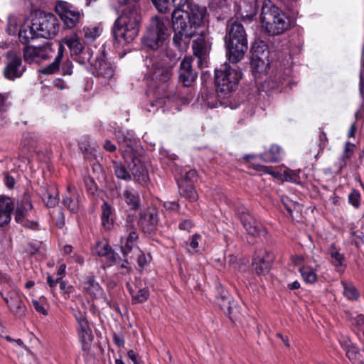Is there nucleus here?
<instances>
[{
	"label": "nucleus",
	"mask_w": 364,
	"mask_h": 364,
	"mask_svg": "<svg viewBox=\"0 0 364 364\" xmlns=\"http://www.w3.org/2000/svg\"><path fill=\"white\" fill-rule=\"evenodd\" d=\"M346 353L347 357L349 358L350 360L353 363H355L358 360V350L355 346H352L351 347L348 345L346 346Z\"/></svg>",
	"instance_id": "obj_54"
},
{
	"label": "nucleus",
	"mask_w": 364,
	"mask_h": 364,
	"mask_svg": "<svg viewBox=\"0 0 364 364\" xmlns=\"http://www.w3.org/2000/svg\"><path fill=\"white\" fill-rule=\"evenodd\" d=\"M226 55L232 63L240 62L247 50V40L243 25L238 21H230L225 37Z\"/></svg>",
	"instance_id": "obj_3"
},
{
	"label": "nucleus",
	"mask_w": 364,
	"mask_h": 364,
	"mask_svg": "<svg viewBox=\"0 0 364 364\" xmlns=\"http://www.w3.org/2000/svg\"><path fill=\"white\" fill-rule=\"evenodd\" d=\"M11 214L9 212L0 210V227L7 225L11 220Z\"/></svg>",
	"instance_id": "obj_63"
},
{
	"label": "nucleus",
	"mask_w": 364,
	"mask_h": 364,
	"mask_svg": "<svg viewBox=\"0 0 364 364\" xmlns=\"http://www.w3.org/2000/svg\"><path fill=\"white\" fill-rule=\"evenodd\" d=\"M201 239V236L198 234H195L191 236L189 239V242L187 245L193 250H196L198 247L199 240Z\"/></svg>",
	"instance_id": "obj_60"
},
{
	"label": "nucleus",
	"mask_w": 364,
	"mask_h": 364,
	"mask_svg": "<svg viewBox=\"0 0 364 364\" xmlns=\"http://www.w3.org/2000/svg\"><path fill=\"white\" fill-rule=\"evenodd\" d=\"M55 12L60 17L64 26L70 29L76 27L84 16L82 11H79L71 4L63 1L56 4Z\"/></svg>",
	"instance_id": "obj_11"
},
{
	"label": "nucleus",
	"mask_w": 364,
	"mask_h": 364,
	"mask_svg": "<svg viewBox=\"0 0 364 364\" xmlns=\"http://www.w3.org/2000/svg\"><path fill=\"white\" fill-rule=\"evenodd\" d=\"M124 229L127 235L120 237V249L124 259L121 258L120 264H117L122 269H125L127 272H129L130 269L129 259L132 258V257H129V254L132 252L139 239L136 224L133 218L130 217L127 218Z\"/></svg>",
	"instance_id": "obj_7"
},
{
	"label": "nucleus",
	"mask_w": 364,
	"mask_h": 364,
	"mask_svg": "<svg viewBox=\"0 0 364 364\" xmlns=\"http://www.w3.org/2000/svg\"><path fill=\"white\" fill-rule=\"evenodd\" d=\"M77 333L82 345V350L88 353L90 350L91 343L93 340L92 330L90 328L83 330V331H79Z\"/></svg>",
	"instance_id": "obj_33"
},
{
	"label": "nucleus",
	"mask_w": 364,
	"mask_h": 364,
	"mask_svg": "<svg viewBox=\"0 0 364 364\" xmlns=\"http://www.w3.org/2000/svg\"><path fill=\"white\" fill-rule=\"evenodd\" d=\"M121 14L114 21L112 33L119 43H129L139 34L141 21L139 0H119Z\"/></svg>",
	"instance_id": "obj_2"
},
{
	"label": "nucleus",
	"mask_w": 364,
	"mask_h": 364,
	"mask_svg": "<svg viewBox=\"0 0 364 364\" xmlns=\"http://www.w3.org/2000/svg\"><path fill=\"white\" fill-rule=\"evenodd\" d=\"M113 168L114 173L118 178L124 181H131L132 179V175L127 171L126 166L119 162H114Z\"/></svg>",
	"instance_id": "obj_40"
},
{
	"label": "nucleus",
	"mask_w": 364,
	"mask_h": 364,
	"mask_svg": "<svg viewBox=\"0 0 364 364\" xmlns=\"http://www.w3.org/2000/svg\"><path fill=\"white\" fill-rule=\"evenodd\" d=\"M42 199L48 208H51L55 207L59 202L57 189L53 188L51 190L47 191L43 193Z\"/></svg>",
	"instance_id": "obj_34"
},
{
	"label": "nucleus",
	"mask_w": 364,
	"mask_h": 364,
	"mask_svg": "<svg viewBox=\"0 0 364 364\" xmlns=\"http://www.w3.org/2000/svg\"><path fill=\"white\" fill-rule=\"evenodd\" d=\"M132 251H134V255L136 257V262L139 267L141 269H143L147 264V259L145 254L139 250V248L136 246V244L135 245Z\"/></svg>",
	"instance_id": "obj_50"
},
{
	"label": "nucleus",
	"mask_w": 364,
	"mask_h": 364,
	"mask_svg": "<svg viewBox=\"0 0 364 364\" xmlns=\"http://www.w3.org/2000/svg\"><path fill=\"white\" fill-rule=\"evenodd\" d=\"M33 21L34 28L41 38H53L58 33L59 21L53 14L41 13Z\"/></svg>",
	"instance_id": "obj_10"
},
{
	"label": "nucleus",
	"mask_w": 364,
	"mask_h": 364,
	"mask_svg": "<svg viewBox=\"0 0 364 364\" xmlns=\"http://www.w3.org/2000/svg\"><path fill=\"white\" fill-rule=\"evenodd\" d=\"M281 201L287 210L288 213L291 215L293 210L296 209L297 204L285 196H282L281 197Z\"/></svg>",
	"instance_id": "obj_53"
},
{
	"label": "nucleus",
	"mask_w": 364,
	"mask_h": 364,
	"mask_svg": "<svg viewBox=\"0 0 364 364\" xmlns=\"http://www.w3.org/2000/svg\"><path fill=\"white\" fill-rule=\"evenodd\" d=\"M193 53L197 57L202 58L205 57L208 52V48L205 41L202 38H198L193 42Z\"/></svg>",
	"instance_id": "obj_39"
},
{
	"label": "nucleus",
	"mask_w": 364,
	"mask_h": 364,
	"mask_svg": "<svg viewBox=\"0 0 364 364\" xmlns=\"http://www.w3.org/2000/svg\"><path fill=\"white\" fill-rule=\"evenodd\" d=\"M93 54V51L90 48H85L82 50V52H80L77 56H76V61H77L80 64H85L87 63H90V64L92 63L91 62V58Z\"/></svg>",
	"instance_id": "obj_44"
},
{
	"label": "nucleus",
	"mask_w": 364,
	"mask_h": 364,
	"mask_svg": "<svg viewBox=\"0 0 364 364\" xmlns=\"http://www.w3.org/2000/svg\"><path fill=\"white\" fill-rule=\"evenodd\" d=\"M85 287L90 293L95 295L100 294L102 291L100 286L92 277L87 278V281L85 282Z\"/></svg>",
	"instance_id": "obj_45"
},
{
	"label": "nucleus",
	"mask_w": 364,
	"mask_h": 364,
	"mask_svg": "<svg viewBox=\"0 0 364 364\" xmlns=\"http://www.w3.org/2000/svg\"><path fill=\"white\" fill-rule=\"evenodd\" d=\"M273 262V256L264 249H259L253 257L252 267L258 275L265 274L270 270Z\"/></svg>",
	"instance_id": "obj_17"
},
{
	"label": "nucleus",
	"mask_w": 364,
	"mask_h": 364,
	"mask_svg": "<svg viewBox=\"0 0 364 364\" xmlns=\"http://www.w3.org/2000/svg\"><path fill=\"white\" fill-rule=\"evenodd\" d=\"M241 223L246 232L254 237L260 235L262 225L245 209L238 211Z\"/></svg>",
	"instance_id": "obj_20"
},
{
	"label": "nucleus",
	"mask_w": 364,
	"mask_h": 364,
	"mask_svg": "<svg viewBox=\"0 0 364 364\" xmlns=\"http://www.w3.org/2000/svg\"><path fill=\"white\" fill-rule=\"evenodd\" d=\"M140 281L134 284L127 283V287L129 289V293L132 295V301L134 303H144L148 300L149 296V289L146 287L140 288Z\"/></svg>",
	"instance_id": "obj_23"
},
{
	"label": "nucleus",
	"mask_w": 364,
	"mask_h": 364,
	"mask_svg": "<svg viewBox=\"0 0 364 364\" xmlns=\"http://www.w3.org/2000/svg\"><path fill=\"white\" fill-rule=\"evenodd\" d=\"M159 218V210L154 207H150L141 211L139 223L145 232L151 233L156 230Z\"/></svg>",
	"instance_id": "obj_18"
},
{
	"label": "nucleus",
	"mask_w": 364,
	"mask_h": 364,
	"mask_svg": "<svg viewBox=\"0 0 364 364\" xmlns=\"http://www.w3.org/2000/svg\"><path fill=\"white\" fill-rule=\"evenodd\" d=\"M178 186L181 196L189 199L191 201L197 200L198 195L192 184H187L186 186H183L181 183H178Z\"/></svg>",
	"instance_id": "obj_41"
},
{
	"label": "nucleus",
	"mask_w": 364,
	"mask_h": 364,
	"mask_svg": "<svg viewBox=\"0 0 364 364\" xmlns=\"http://www.w3.org/2000/svg\"><path fill=\"white\" fill-rule=\"evenodd\" d=\"M54 53L53 44L46 42L38 46H26L23 49V58L28 63H40L50 58Z\"/></svg>",
	"instance_id": "obj_12"
},
{
	"label": "nucleus",
	"mask_w": 364,
	"mask_h": 364,
	"mask_svg": "<svg viewBox=\"0 0 364 364\" xmlns=\"http://www.w3.org/2000/svg\"><path fill=\"white\" fill-rule=\"evenodd\" d=\"M265 83L270 90H279L283 85L288 84L289 81L282 74H276L265 81Z\"/></svg>",
	"instance_id": "obj_36"
},
{
	"label": "nucleus",
	"mask_w": 364,
	"mask_h": 364,
	"mask_svg": "<svg viewBox=\"0 0 364 364\" xmlns=\"http://www.w3.org/2000/svg\"><path fill=\"white\" fill-rule=\"evenodd\" d=\"M331 257V262L335 268V270L342 274L346 267V258L343 254L341 253L338 250L332 245L328 250Z\"/></svg>",
	"instance_id": "obj_26"
},
{
	"label": "nucleus",
	"mask_w": 364,
	"mask_h": 364,
	"mask_svg": "<svg viewBox=\"0 0 364 364\" xmlns=\"http://www.w3.org/2000/svg\"><path fill=\"white\" fill-rule=\"evenodd\" d=\"M106 257L108 259V261L111 262L110 265L112 264H120L121 257L117 253L114 252L112 250L109 251V254Z\"/></svg>",
	"instance_id": "obj_62"
},
{
	"label": "nucleus",
	"mask_w": 364,
	"mask_h": 364,
	"mask_svg": "<svg viewBox=\"0 0 364 364\" xmlns=\"http://www.w3.org/2000/svg\"><path fill=\"white\" fill-rule=\"evenodd\" d=\"M217 302L223 312L230 317L232 314V304L234 303L229 294L221 289L220 294L217 296Z\"/></svg>",
	"instance_id": "obj_30"
},
{
	"label": "nucleus",
	"mask_w": 364,
	"mask_h": 364,
	"mask_svg": "<svg viewBox=\"0 0 364 364\" xmlns=\"http://www.w3.org/2000/svg\"><path fill=\"white\" fill-rule=\"evenodd\" d=\"M269 51L263 41L255 42L252 47L251 68L255 78L257 75L267 73L269 65Z\"/></svg>",
	"instance_id": "obj_9"
},
{
	"label": "nucleus",
	"mask_w": 364,
	"mask_h": 364,
	"mask_svg": "<svg viewBox=\"0 0 364 364\" xmlns=\"http://www.w3.org/2000/svg\"><path fill=\"white\" fill-rule=\"evenodd\" d=\"M14 208V204L11 198L1 196H0V210H4L6 212H9V214H11Z\"/></svg>",
	"instance_id": "obj_47"
},
{
	"label": "nucleus",
	"mask_w": 364,
	"mask_h": 364,
	"mask_svg": "<svg viewBox=\"0 0 364 364\" xmlns=\"http://www.w3.org/2000/svg\"><path fill=\"white\" fill-rule=\"evenodd\" d=\"M361 194L359 191L353 189L348 195V203L355 208H359L360 205Z\"/></svg>",
	"instance_id": "obj_48"
},
{
	"label": "nucleus",
	"mask_w": 364,
	"mask_h": 364,
	"mask_svg": "<svg viewBox=\"0 0 364 364\" xmlns=\"http://www.w3.org/2000/svg\"><path fill=\"white\" fill-rule=\"evenodd\" d=\"M230 65L228 63L222 64L215 70V83L217 91L225 95L235 91L241 78V72L236 63Z\"/></svg>",
	"instance_id": "obj_5"
},
{
	"label": "nucleus",
	"mask_w": 364,
	"mask_h": 364,
	"mask_svg": "<svg viewBox=\"0 0 364 364\" xmlns=\"http://www.w3.org/2000/svg\"><path fill=\"white\" fill-rule=\"evenodd\" d=\"M32 304L35 310L43 315H48V311L45 307V299H40V300L33 299Z\"/></svg>",
	"instance_id": "obj_52"
},
{
	"label": "nucleus",
	"mask_w": 364,
	"mask_h": 364,
	"mask_svg": "<svg viewBox=\"0 0 364 364\" xmlns=\"http://www.w3.org/2000/svg\"><path fill=\"white\" fill-rule=\"evenodd\" d=\"M58 47V54L54 60V61L49 65L41 68L39 69L38 72L43 75H53L57 73L63 60V53L65 50V47L60 43H58L56 44Z\"/></svg>",
	"instance_id": "obj_24"
},
{
	"label": "nucleus",
	"mask_w": 364,
	"mask_h": 364,
	"mask_svg": "<svg viewBox=\"0 0 364 364\" xmlns=\"http://www.w3.org/2000/svg\"><path fill=\"white\" fill-rule=\"evenodd\" d=\"M33 208V205L31 200V197L29 194L25 193L23 196V198L18 205L17 209H21V211H24L28 213Z\"/></svg>",
	"instance_id": "obj_49"
},
{
	"label": "nucleus",
	"mask_w": 364,
	"mask_h": 364,
	"mask_svg": "<svg viewBox=\"0 0 364 364\" xmlns=\"http://www.w3.org/2000/svg\"><path fill=\"white\" fill-rule=\"evenodd\" d=\"M93 67V74L98 77L105 78H111L114 75V68L112 64L103 58H97L94 63H91Z\"/></svg>",
	"instance_id": "obj_22"
},
{
	"label": "nucleus",
	"mask_w": 364,
	"mask_h": 364,
	"mask_svg": "<svg viewBox=\"0 0 364 364\" xmlns=\"http://www.w3.org/2000/svg\"><path fill=\"white\" fill-rule=\"evenodd\" d=\"M173 42L174 46L180 50L185 51L188 48L190 39L193 36L186 35V31H174Z\"/></svg>",
	"instance_id": "obj_31"
},
{
	"label": "nucleus",
	"mask_w": 364,
	"mask_h": 364,
	"mask_svg": "<svg viewBox=\"0 0 364 364\" xmlns=\"http://www.w3.org/2000/svg\"><path fill=\"white\" fill-rule=\"evenodd\" d=\"M62 71L63 75H70L73 73V63L68 59L62 64Z\"/></svg>",
	"instance_id": "obj_61"
},
{
	"label": "nucleus",
	"mask_w": 364,
	"mask_h": 364,
	"mask_svg": "<svg viewBox=\"0 0 364 364\" xmlns=\"http://www.w3.org/2000/svg\"><path fill=\"white\" fill-rule=\"evenodd\" d=\"M260 18L262 27L272 36L282 34L290 26V21L287 16L270 1L263 3Z\"/></svg>",
	"instance_id": "obj_4"
},
{
	"label": "nucleus",
	"mask_w": 364,
	"mask_h": 364,
	"mask_svg": "<svg viewBox=\"0 0 364 364\" xmlns=\"http://www.w3.org/2000/svg\"><path fill=\"white\" fill-rule=\"evenodd\" d=\"M168 56H164L160 59L154 57L146 59L148 85L150 89L154 90V95H156V100L151 102L150 106L152 108L156 107V110L159 107L164 109V105L167 102L168 103L171 102L170 98L166 96V90L175 63L170 62L168 63Z\"/></svg>",
	"instance_id": "obj_1"
},
{
	"label": "nucleus",
	"mask_w": 364,
	"mask_h": 364,
	"mask_svg": "<svg viewBox=\"0 0 364 364\" xmlns=\"http://www.w3.org/2000/svg\"><path fill=\"white\" fill-rule=\"evenodd\" d=\"M102 224L105 229L109 230L112 226V208L107 202L102 205Z\"/></svg>",
	"instance_id": "obj_32"
},
{
	"label": "nucleus",
	"mask_w": 364,
	"mask_h": 364,
	"mask_svg": "<svg viewBox=\"0 0 364 364\" xmlns=\"http://www.w3.org/2000/svg\"><path fill=\"white\" fill-rule=\"evenodd\" d=\"M197 176V172L196 170L190 169L182 173V179L185 182L188 183V184H191L193 182L194 179Z\"/></svg>",
	"instance_id": "obj_57"
},
{
	"label": "nucleus",
	"mask_w": 364,
	"mask_h": 364,
	"mask_svg": "<svg viewBox=\"0 0 364 364\" xmlns=\"http://www.w3.org/2000/svg\"><path fill=\"white\" fill-rule=\"evenodd\" d=\"M168 18L154 16L151 18L150 25L144 37L145 46L156 50L163 46L169 36Z\"/></svg>",
	"instance_id": "obj_6"
},
{
	"label": "nucleus",
	"mask_w": 364,
	"mask_h": 364,
	"mask_svg": "<svg viewBox=\"0 0 364 364\" xmlns=\"http://www.w3.org/2000/svg\"><path fill=\"white\" fill-rule=\"evenodd\" d=\"M65 43L70 48L71 54L77 56L85 48L80 40L76 37H70L64 39Z\"/></svg>",
	"instance_id": "obj_37"
},
{
	"label": "nucleus",
	"mask_w": 364,
	"mask_h": 364,
	"mask_svg": "<svg viewBox=\"0 0 364 364\" xmlns=\"http://www.w3.org/2000/svg\"><path fill=\"white\" fill-rule=\"evenodd\" d=\"M192 60L185 58L180 64L178 80L185 87H191L197 77V73L192 68Z\"/></svg>",
	"instance_id": "obj_19"
},
{
	"label": "nucleus",
	"mask_w": 364,
	"mask_h": 364,
	"mask_svg": "<svg viewBox=\"0 0 364 364\" xmlns=\"http://www.w3.org/2000/svg\"><path fill=\"white\" fill-rule=\"evenodd\" d=\"M125 152L124 159L132 173V178L142 186H146L149 181L147 164L138 154Z\"/></svg>",
	"instance_id": "obj_8"
},
{
	"label": "nucleus",
	"mask_w": 364,
	"mask_h": 364,
	"mask_svg": "<svg viewBox=\"0 0 364 364\" xmlns=\"http://www.w3.org/2000/svg\"><path fill=\"white\" fill-rule=\"evenodd\" d=\"M26 70V65L23 64L20 56L14 53H9L2 70L3 76L9 81H15L21 78Z\"/></svg>",
	"instance_id": "obj_13"
},
{
	"label": "nucleus",
	"mask_w": 364,
	"mask_h": 364,
	"mask_svg": "<svg viewBox=\"0 0 364 364\" xmlns=\"http://www.w3.org/2000/svg\"><path fill=\"white\" fill-rule=\"evenodd\" d=\"M123 199L132 210H136L140 205L139 193L132 187L127 186L122 193Z\"/></svg>",
	"instance_id": "obj_27"
},
{
	"label": "nucleus",
	"mask_w": 364,
	"mask_h": 364,
	"mask_svg": "<svg viewBox=\"0 0 364 364\" xmlns=\"http://www.w3.org/2000/svg\"><path fill=\"white\" fill-rule=\"evenodd\" d=\"M156 9L162 14H166L173 7L168 0H151Z\"/></svg>",
	"instance_id": "obj_46"
},
{
	"label": "nucleus",
	"mask_w": 364,
	"mask_h": 364,
	"mask_svg": "<svg viewBox=\"0 0 364 364\" xmlns=\"http://www.w3.org/2000/svg\"><path fill=\"white\" fill-rule=\"evenodd\" d=\"M111 249L107 241L102 240L96 243L92 252L100 257H107Z\"/></svg>",
	"instance_id": "obj_42"
},
{
	"label": "nucleus",
	"mask_w": 364,
	"mask_h": 364,
	"mask_svg": "<svg viewBox=\"0 0 364 364\" xmlns=\"http://www.w3.org/2000/svg\"><path fill=\"white\" fill-rule=\"evenodd\" d=\"M117 139L124 156L127 154L125 151L130 154H137V141L132 132L119 133L117 136Z\"/></svg>",
	"instance_id": "obj_21"
},
{
	"label": "nucleus",
	"mask_w": 364,
	"mask_h": 364,
	"mask_svg": "<svg viewBox=\"0 0 364 364\" xmlns=\"http://www.w3.org/2000/svg\"><path fill=\"white\" fill-rule=\"evenodd\" d=\"M192 4V0H172V6L174 9H181L186 6L188 9Z\"/></svg>",
	"instance_id": "obj_58"
},
{
	"label": "nucleus",
	"mask_w": 364,
	"mask_h": 364,
	"mask_svg": "<svg viewBox=\"0 0 364 364\" xmlns=\"http://www.w3.org/2000/svg\"><path fill=\"white\" fill-rule=\"evenodd\" d=\"M172 24L174 31H186L189 36H196L195 28H193L190 15L188 11L183 9H174L171 15Z\"/></svg>",
	"instance_id": "obj_16"
},
{
	"label": "nucleus",
	"mask_w": 364,
	"mask_h": 364,
	"mask_svg": "<svg viewBox=\"0 0 364 364\" xmlns=\"http://www.w3.org/2000/svg\"><path fill=\"white\" fill-rule=\"evenodd\" d=\"M68 195L63 199V204L71 212H76L79 208L78 196L74 188L68 186Z\"/></svg>",
	"instance_id": "obj_28"
},
{
	"label": "nucleus",
	"mask_w": 364,
	"mask_h": 364,
	"mask_svg": "<svg viewBox=\"0 0 364 364\" xmlns=\"http://www.w3.org/2000/svg\"><path fill=\"white\" fill-rule=\"evenodd\" d=\"M360 234H361V232H359L358 231L352 230L350 232L351 243L355 245L356 247H359L360 245V244L363 243V239H362Z\"/></svg>",
	"instance_id": "obj_59"
},
{
	"label": "nucleus",
	"mask_w": 364,
	"mask_h": 364,
	"mask_svg": "<svg viewBox=\"0 0 364 364\" xmlns=\"http://www.w3.org/2000/svg\"><path fill=\"white\" fill-rule=\"evenodd\" d=\"M283 149L277 144H272L268 151L260 154V158L265 162H277L283 156Z\"/></svg>",
	"instance_id": "obj_29"
},
{
	"label": "nucleus",
	"mask_w": 364,
	"mask_h": 364,
	"mask_svg": "<svg viewBox=\"0 0 364 364\" xmlns=\"http://www.w3.org/2000/svg\"><path fill=\"white\" fill-rule=\"evenodd\" d=\"M188 14L193 28H195L196 35L200 33L203 35L204 30L198 31L200 28L205 29L209 25V14L205 6L193 4L188 8Z\"/></svg>",
	"instance_id": "obj_14"
},
{
	"label": "nucleus",
	"mask_w": 364,
	"mask_h": 364,
	"mask_svg": "<svg viewBox=\"0 0 364 364\" xmlns=\"http://www.w3.org/2000/svg\"><path fill=\"white\" fill-rule=\"evenodd\" d=\"M341 284L343 288V295L347 299L357 300L359 298V292L351 282L341 281Z\"/></svg>",
	"instance_id": "obj_35"
},
{
	"label": "nucleus",
	"mask_w": 364,
	"mask_h": 364,
	"mask_svg": "<svg viewBox=\"0 0 364 364\" xmlns=\"http://www.w3.org/2000/svg\"><path fill=\"white\" fill-rule=\"evenodd\" d=\"M59 284L61 291H63L65 294H70L73 292V287L72 285L68 284L65 281L60 279Z\"/></svg>",
	"instance_id": "obj_64"
},
{
	"label": "nucleus",
	"mask_w": 364,
	"mask_h": 364,
	"mask_svg": "<svg viewBox=\"0 0 364 364\" xmlns=\"http://www.w3.org/2000/svg\"><path fill=\"white\" fill-rule=\"evenodd\" d=\"M84 40L87 43L93 42L100 35V31L97 27H86L82 31Z\"/></svg>",
	"instance_id": "obj_43"
},
{
	"label": "nucleus",
	"mask_w": 364,
	"mask_h": 364,
	"mask_svg": "<svg viewBox=\"0 0 364 364\" xmlns=\"http://www.w3.org/2000/svg\"><path fill=\"white\" fill-rule=\"evenodd\" d=\"M34 21H26L21 26L18 32L20 41L23 44H27L30 40L40 37L37 34V31L34 28Z\"/></svg>",
	"instance_id": "obj_25"
},
{
	"label": "nucleus",
	"mask_w": 364,
	"mask_h": 364,
	"mask_svg": "<svg viewBox=\"0 0 364 364\" xmlns=\"http://www.w3.org/2000/svg\"><path fill=\"white\" fill-rule=\"evenodd\" d=\"M301 277L307 284H314L317 281V274L314 269L304 266L299 269Z\"/></svg>",
	"instance_id": "obj_38"
},
{
	"label": "nucleus",
	"mask_w": 364,
	"mask_h": 364,
	"mask_svg": "<svg viewBox=\"0 0 364 364\" xmlns=\"http://www.w3.org/2000/svg\"><path fill=\"white\" fill-rule=\"evenodd\" d=\"M0 295L7 304L10 311L18 318L26 315V308L23 302L22 296L16 289H11L4 294L0 291Z\"/></svg>",
	"instance_id": "obj_15"
},
{
	"label": "nucleus",
	"mask_w": 364,
	"mask_h": 364,
	"mask_svg": "<svg viewBox=\"0 0 364 364\" xmlns=\"http://www.w3.org/2000/svg\"><path fill=\"white\" fill-rule=\"evenodd\" d=\"M84 183L89 194H94L97 191V185L94 180L90 176L84 178Z\"/></svg>",
	"instance_id": "obj_56"
},
{
	"label": "nucleus",
	"mask_w": 364,
	"mask_h": 364,
	"mask_svg": "<svg viewBox=\"0 0 364 364\" xmlns=\"http://www.w3.org/2000/svg\"><path fill=\"white\" fill-rule=\"evenodd\" d=\"M18 21L14 16H10L8 18L7 32L9 35H15L18 31Z\"/></svg>",
	"instance_id": "obj_51"
},
{
	"label": "nucleus",
	"mask_w": 364,
	"mask_h": 364,
	"mask_svg": "<svg viewBox=\"0 0 364 364\" xmlns=\"http://www.w3.org/2000/svg\"><path fill=\"white\" fill-rule=\"evenodd\" d=\"M298 178V174L294 171L285 170L283 172L282 180H284L286 181H290L292 183H299Z\"/></svg>",
	"instance_id": "obj_55"
}]
</instances>
